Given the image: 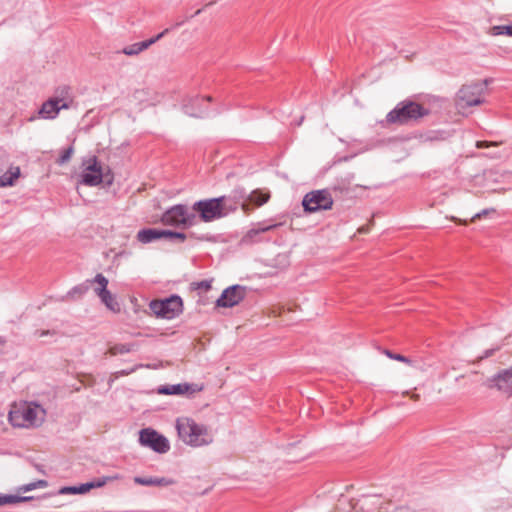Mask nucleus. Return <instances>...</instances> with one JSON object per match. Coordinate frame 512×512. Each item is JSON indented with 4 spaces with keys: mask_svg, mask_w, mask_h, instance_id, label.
Instances as JSON below:
<instances>
[{
    "mask_svg": "<svg viewBox=\"0 0 512 512\" xmlns=\"http://www.w3.org/2000/svg\"><path fill=\"white\" fill-rule=\"evenodd\" d=\"M179 439L187 446L198 448L210 445L213 440L211 430L189 416H180L175 420Z\"/></svg>",
    "mask_w": 512,
    "mask_h": 512,
    "instance_id": "nucleus-1",
    "label": "nucleus"
},
{
    "mask_svg": "<svg viewBox=\"0 0 512 512\" xmlns=\"http://www.w3.org/2000/svg\"><path fill=\"white\" fill-rule=\"evenodd\" d=\"M45 409L34 402H24L15 405L9 412V422L17 428H37L45 420Z\"/></svg>",
    "mask_w": 512,
    "mask_h": 512,
    "instance_id": "nucleus-2",
    "label": "nucleus"
},
{
    "mask_svg": "<svg viewBox=\"0 0 512 512\" xmlns=\"http://www.w3.org/2000/svg\"><path fill=\"white\" fill-rule=\"evenodd\" d=\"M82 172L80 183L86 186L95 187L105 182L111 186L114 182V176L109 168L104 169L96 156H90L82 162Z\"/></svg>",
    "mask_w": 512,
    "mask_h": 512,
    "instance_id": "nucleus-3",
    "label": "nucleus"
},
{
    "mask_svg": "<svg viewBox=\"0 0 512 512\" xmlns=\"http://www.w3.org/2000/svg\"><path fill=\"white\" fill-rule=\"evenodd\" d=\"M225 201L226 196L200 200L193 204L192 209L199 213L202 221L211 222L236 210L235 205H227Z\"/></svg>",
    "mask_w": 512,
    "mask_h": 512,
    "instance_id": "nucleus-4",
    "label": "nucleus"
},
{
    "mask_svg": "<svg viewBox=\"0 0 512 512\" xmlns=\"http://www.w3.org/2000/svg\"><path fill=\"white\" fill-rule=\"evenodd\" d=\"M428 113L427 109L416 102H401L387 114L386 121L390 124H407L428 115Z\"/></svg>",
    "mask_w": 512,
    "mask_h": 512,
    "instance_id": "nucleus-5",
    "label": "nucleus"
},
{
    "mask_svg": "<svg viewBox=\"0 0 512 512\" xmlns=\"http://www.w3.org/2000/svg\"><path fill=\"white\" fill-rule=\"evenodd\" d=\"M486 85L484 83H472L462 86L455 99L456 107L459 111L477 106L483 103Z\"/></svg>",
    "mask_w": 512,
    "mask_h": 512,
    "instance_id": "nucleus-6",
    "label": "nucleus"
},
{
    "mask_svg": "<svg viewBox=\"0 0 512 512\" xmlns=\"http://www.w3.org/2000/svg\"><path fill=\"white\" fill-rule=\"evenodd\" d=\"M333 203V197L327 189L308 192L302 200L303 209L307 213L330 210L333 207Z\"/></svg>",
    "mask_w": 512,
    "mask_h": 512,
    "instance_id": "nucleus-7",
    "label": "nucleus"
},
{
    "mask_svg": "<svg viewBox=\"0 0 512 512\" xmlns=\"http://www.w3.org/2000/svg\"><path fill=\"white\" fill-rule=\"evenodd\" d=\"M161 220L163 224L175 227H191L197 222L196 216L189 213L188 208L181 204L168 209Z\"/></svg>",
    "mask_w": 512,
    "mask_h": 512,
    "instance_id": "nucleus-8",
    "label": "nucleus"
},
{
    "mask_svg": "<svg viewBox=\"0 0 512 512\" xmlns=\"http://www.w3.org/2000/svg\"><path fill=\"white\" fill-rule=\"evenodd\" d=\"M149 307L156 316L173 319L182 311V300L179 296H171L165 300L151 301Z\"/></svg>",
    "mask_w": 512,
    "mask_h": 512,
    "instance_id": "nucleus-9",
    "label": "nucleus"
},
{
    "mask_svg": "<svg viewBox=\"0 0 512 512\" xmlns=\"http://www.w3.org/2000/svg\"><path fill=\"white\" fill-rule=\"evenodd\" d=\"M139 443L160 454L167 453L170 450L169 440L151 428H145L140 431Z\"/></svg>",
    "mask_w": 512,
    "mask_h": 512,
    "instance_id": "nucleus-10",
    "label": "nucleus"
},
{
    "mask_svg": "<svg viewBox=\"0 0 512 512\" xmlns=\"http://www.w3.org/2000/svg\"><path fill=\"white\" fill-rule=\"evenodd\" d=\"M490 388H496L502 394L512 396V366L499 371L488 380Z\"/></svg>",
    "mask_w": 512,
    "mask_h": 512,
    "instance_id": "nucleus-11",
    "label": "nucleus"
},
{
    "mask_svg": "<svg viewBox=\"0 0 512 512\" xmlns=\"http://www.w3.org/2000/svg\"><path fill=\"white\" fill-rule=\"evenodd\" d=\"M245 297V287L233 285L226 288L217 299L216 304L219 307H233Z\"/></svg>",
    "mask_w": 512,
    "mask_h": 512,
    "instance_id": "nucleus-12",
    "label": "nucleus"
},
{
    "mask_svg": "<svg viewBox=\"0 0 512 512\" xmlns=\"http://www.w3.org/2000/svg\"><path fill=\"white\" fill-rule=\"evenodd\" d=\"M202 389L203 387L197 384L179 383L162 385L157 388V393L163 395H185L200 392Z\"/></svg>",
    "mask_w": 512,
    "mask_h": 512,
    "instance_id": "nucleus-13",
    "label": "nucleus"
},
{
    "mask_svg": "<svg viewBox=\"0 0 512 512\" xmlns=\"http://www.w3.org/2000/svg\"><path fill=\"white\" fill-rule=\"evenodd\" d=\"M51 98L58 103L60 108L64 110H68L74 105V98L71 88L66 85L56 88Z\"/></svg>",
    "mask_w": 512,
    "mask_h": 512,
    "instance_id": "nucleus-14",
    "label": "nucleus"
},
{
    "mask_svg": "<svg viewBox=\"0 0 512 512\" xmlns=\"http://www.w3.org/2000/svg\"><path fill=\"white\" fill-rule=\"evenodd\" d=\"M168 30H164L163 32L159 33L158 35H156L155 37L153 38H150L148 40H145V41H142V42H138V43H134V44H131L129 46H126L123 48L122 52L127 55V56H135V55H138L139 53H141L142 51L146 50L147 48H149L152 44L156 43L158 40H160L164 35L165 33L167 32Z\"/></svg>",
    "mask_w": 512,
    "mask_h": 512,
    "instance_id": "nucleus-15",
    "label": "nucleus"
},
{
    "mask_svg": "<svg viewBox=\"0 0 512 512\" xmlns=\"http://www.w3.org/2000/svg\"><path fill=\"white\" fill-rule=\"evenodd\" d=\"M61 110L63 109L60 108L58 103L50 97L41 105L38 111V117L46 120H53L59 115Z\"/></svg>",
    "mask_w": 512,
    "mask_h": 512,
    "instance_id": "nucleus-16",
    "label": "nucleus"
},
{
    "mask_svg": "<svg viewBox=\"0 0 512 512\" xmlns=\"http://www.w3.org/2000/svg\"><path fill=\"white\" fill-rule=\"evenodd\" d=\"M134 482L143 486H170L175 483V481L171 478L166 477H140L137 476L134 478Z\"/></svg>",
    "mask_w": 512,
    "mask_h": 512,
    "instance_id": "nucleus-17",
    "label": "nucleus"
},
{
    "mask_svg": "<svg viewBox=\"0 0 512 512\" xmlns=\"http://www.w3.org/2000/svg\"><path fill=\"white\" fill-rule=\"evenodd\" d=\"M278 226V224H272V225H263V224H258L257 227L255 228H252L250 229L243 237H242V240L241 242L243 244H252L254 242H257L258 239H257V236L261 233H264V232H267V231H270L274 228H276Z\"/></svg>",
    "mask_w": 512,
    "mask_h": 512,
    "instance_id": "nucleus-18",
    "label": "nucleus"
},
{
    "mask_svg": "<svg viewBox=\"0 0 512 512\" xmlns=\"http://www.w3.org/2000/svg\"><path fill=\"white\" fill-rule=\"evenodd\" d=\"M165 238V230L143 229L137 233V240L143 244L151 243L158 239Z\"/></svg>",
    "mask_w": 512,
    "mask_h": 512,
    "instance_id": "nucleus-19",
    "label": "nucleus"
},
{
    "mask_svg": "<svg viewBox=\"0 0 512 512\" xmlns=\"http://www.w3.org/2000/svg\"><path fill=\"white\" fill-rule=\"evenodd\" d=\"M88 282H90V285L93 286L94 293L98 298L109 291V280L102 273H97L95 277L93 279H89Z\"/></svg>",
    "mask_w": 512,
    "mask_h": 512,
    "instance_id": "nucleus-20",
    "label": "nucleus"
},
{
    "mask_svg": "<svg viewBox=\"0 0 512 512\" xmlns=\"http://www.w3.org/2000/svg\"><path fill=\"white\" fill-rule=\"evenodd\" d=\"M242 189L234 190L230 196H226L227 205H235L237 207L238 204H241L242 209L247 212L249 211V203Z\"/></svg>",
    "mask_w": 512,
    "mask_h": 512,
    "instance_id": "nucleus-21",
    "label": "nucleus"
},
{
    "mask_svg": "<svg viewBox=\"0 0 512 512\" xmlns=\"http://www.w3.org/2000/svg\"><path fill=\"white\" fill-rule=\"evenodd\" d=\"M101 303L111 312L117 314L121 311V305L117 300V297L108 291L106 294L102 295L100 298Z\"/></svg>",
    "mask_w": 512,
    "mask_h": 512,
    "instance_id": "nucleus-22",
    "label": "nucleus"
},
{
    "mask_svg": "<svg viewBox=\"0 0 512 512\" xmlns=\"http://www.w3.org/2000/svg\"><path fill=\"white\" fill-rule=\"evenodd\" d=\"M20 176V168L19 167H11L8 171H6L3 175L0 176V187H8L13 186L15 181Z\"/></svg>",
    "mask_w": 512,
    "mask_h": 512,
    "instance_id": "nucleus-23",
    "label": "nucleus"
},
{
    "mask_svg": "<svg viewBox=\"0 0 512 512\" xmlns=\"http://www.w3.org/2000/svg\"><path fill=\"white\" fill-rule=\"evenodd\" d=\"M270 198V195L268 193H263L262 191L255 190L252 191L247 196V202L250 204H255L256 206H262L265 204Z\"/></svg>",
    "mask_w": 512,
    "mask_h": 512,
    "instance_id": "nucleus-24",
    "label": "nucleus"
},
{
    "mask_svg": "<svg viewBox=\"0 0 512 512\" xmlns=\"http://www.w3.org/2000/svg\"><path fill=\"white\" fill-rule=\"evenodd\" d=\"M88 487L86 483L80 484L78 486H65L59 489L58 493L60 495H66V494H85L89 492Z\"/></svg>",
    "mask_w": 512,
    "mask_h": 512,
    "instance_id": "nucleus-25",
    "label": "nucleus"
},
{
    "mask_svg": "<svg viewBox=\"0 0 512 512\" xmlns=\"http://www.w3.org/2000/svg\"><path fill=\"white\" fill-rule=\"evenodd\" d=\"M117 479H119L118 475H115V476H103V477H100V478L95 479L93 481L87 482L86 484H87V486H89L88 490L90 491L91 489H94V488L103 487L108 482H111V481H114V480H117Z\"/></svg>",
    "mask_w": 512,
    "mask_h": 512,
    "instance_id": "nucleus-26",
    "label": "nucleus"
},
{
    "mask_svg": "<svg viewBox=\"0 0 512 512\" xmlns=\"http://www.w3.org/2000/svg\"><path fill=\"white\" fill-rule=\"evenodd\" d=\"M488 34L491 36L506 35L512 37V25H496L492 26Z\"/></svg>",
    "mask_w": 512,
    "mask_h": 512,
    "instance_id": "nucleus-27",
    "label": "nucleus"
},
{
    "mask_svg": "<svg viewBox=\"0 0 512 512\" xmlns=\"http://www.w3.org/2000/svg\"><path fill=\"white\" fill-rule=\"evenodd\" d=\"M32 497H22V496H14V495H0V506L5 504H12L18 502H24L31 500Z\"/></svg>",
    "mask_w": 512,
    "mask_h": 512,
    "instance_id": "nucleus-28",
    "label": "nucleus"
},
{
    "mask_svg": "<svg viewBox=\"0 0 512 512\" xmlns=\"http://www.w3.org/2000/svg\"><path fill=\"white\" fill-rule=\"evenodd\" d=\"M89 285H90V282H88V280H87L86 282L73 287L71 289V291L68 293V295L71 297H74L75 295L80 297V296L84 295L85 293H87V291L89 290Z\"/></svg>",
    "mask_w": 512,
    "mask_h": 512,
    "instance_id": "nucleus-29",
    "label": "nucleus"
},
{
    "mask_svg": "<svg viewBox=\"0 0 512 512\" xmlns=\"http://www.w3.org/2000/svg\"><path fill=\"white\" fill-rule=\"evenodd\" d=\"M47 486V482L45 480H38L35 482H31L29 484L23 485L19 487L20 492H28L34 490L36 488H44Z\"/></svg>",
    "mask_w": 512,
    "mask_h": 512,
    "instance_id": "nucleus-30",
    "label": "nucleus"
},
{
    "mask_svg": "<svg viewBox=\"0 0 512 512\" xmlns=\"http://www.w3.org/2000/svg\"><path fill=\"white\" fill-rule=\"evenodd\" d=\"M74 154V148L73 146H70L68 147L67 149H65L62 154L60 155V157L58 158L57 160V163L59 165H64L66 164L67 162L70 161V159L72 158Z\"/></svg>",
    "mask_w": 512,
    "mask_h": 512,
    "instance_id": "nucleus-31",
    "label": "nucleus"
},
{
    "mask_svg": "<svg viewBox=\"0 0 512 512\" xmlns=\"http://www.w3.org/2000/svg\"><path fill=\"white\" fill-rule=\"evenodd\" d=\"M165 238L183 242L186 239V235L181 232H173L170 230H165Z\"/></svg>",
    "mask_w": 512,
    "mask_h": 512,
    "instance_id": "nucleus-32",
    "label": "nucleus"
},
{
    "mask_svg": "<svg viewBox=\"0 0 512 512\" xmlns=\"http://www.w3.org/2000/svg\"><path fill=\"white\" fill-rule=\"evenodd\" d=\"M384 354H385L387 357H389L390 359H393V360H396V361H401V362H404V363H406V364H411V363H412V361H411L409 358H407V357H405V356H403V355H401V354H395V353H392V352H391V351H389V350H385V351H384Z\"/></svg>",
    "mask_w": 512,
    "mask_h": 512,
    "instance_id": "nucleus-33",
    "label": "nucleus"
},
{
    "mask_svg": "<svg viewBox=\"0 0 512 512\" xmlns=\"http://www.w3.org/2000/svg\"><path fill=\"white\" fill-rule=\"evenodd\" d=\"M497 145H498L497 142H487V141H478L476 143L477 148H488V147L497 146Z\"/></svg>",
    "mask_w": 512,
    "mask_h": 512,
    "instance_id": "nucleus-34",
    "label": "nucleus"
},
{
    "mask_svg": "<svg viewBox=\"0 0 512 512\" xmlns=\"http://www.w3.org/2000/svg\"><path fill=\"white\" fill-rule=\"evenodd\" d=\"M185 113L190 116L200 117L203 115V112H196L193 109H190L188 105H184Z\"/></svg>",
    "mask_w": 512,
    "mask_h": 512,
    "instance_id": "nucleus-35",
    "label": "nucleus"
},
{
    "mask_svg": "<svg viewBox=\"0 0 512 512\" xmlns=\"http://www.w3.org/2000/svg\"><path fill=\"white\" fill-rule=\"evenodd\" d=\"M490 212H494V209H484V210H482L481 212L476 213V214L472 217L471 221H475L476 219H480L481 217H483V216L487 215V214H488V213H490Z\"/></svg>",
    "mask_w": 512,
    "mask_h": 512,
    "instance_id": "nucleus-36",
    "label": "nucleus"
},
{
    "mask_svg": "<svg viewBox=\"0 0 512 512\" xmlns=\"http://www.w3.org/2000/svg\"><path fill=\"white\" fill-rule=\"evenodd\" d=\"M498 348H495V349H489V350H486L484 355H482L480 357V359H484V358H488L490 357L491 355H493V353L497 350Z\"/></svg>",
    "mask_w": 512,
    "mask_h": 512,
    "instance_id": "nucleus-37",
    "label": "nucleus"
},
{
    "mask_svg": "<svg viewBox=\"0 0 512 512\" xmlns=\"http://www.w3.org/2000/svg\"><path fill=\"white\" fill-rule=\"evenodd\" d=\"M130 349L129 348H126V346H121L119 349H118V352L120 353H126V352H129Z\"/></svg>",
    "mask_w": 512,
    "mask_h": 512,
    "instance_id": "nucleus-38",
    "label": "nucleus"
},
{
    "mask_svg": "<svg viewBox=\"0 0 512 512\" xmlns=\"http://www.w3.org/2000/svg\"><path fill=\"white\" fill-rule=\"evenodd\" d=\"M202 100H204V98L200 99V98L196 97V98L191 99V101H192L193 103H196V104H198V103H199L200 101H202Z\"/></svg>",
    "mask_w": 512,
    "mask_h": 512,
    "instance_id": "nucleus-39",
    "label": "nucleus"
},
{
    "mask_svg": "<svg viewBox=\"0 0 512 512\" xmlns=\"http://www.w3.org/2000/svg\"><path fill=\"white\" fill-rule=\"evenodd\" d=\"M304 117L301 116V118L299 119V121L297 122V125L300 126L302 124V121H303Z\"/></svg>",
    "mask_w": 512,
    "mask_h": 512,
    "instance_id": "nucleus-40",
    "label": "nucleus"
},
{
    "mask_svg": "<svg viewBox=\"0 0 512 512\" xmlns=\"http://www.w3.org/2000/svg\"><path fill=\"white\" fill-rule=\"evenodd\" d=\"M411 398H412V399H414V400H417V399L419 398V395H417V394H413V395L411 396Z\"/></svg>",
    "mask_w": 512,
    "mask_h": 512,
    "instance_id": "nucleus-41",
    "label": "nucleus"
},
{
    "mask_svg": "<svg viewBox=\"0 0 512 512\" xmlns=\"http://www.w3.org/2000/svg\"><path fill=\"white\" fill-rule=\"evenodd\" d=\"M452 220H454V221H458V219H456L455 217H452ZM459 222H460V223H464V224H466V221H461V220H459Z\"/></svg>",
    "mask_w": 512,
    "mask_h": 512,
    "instance_id": "nucleus-42",
    "label": "nucleus"
}]
</instances>
